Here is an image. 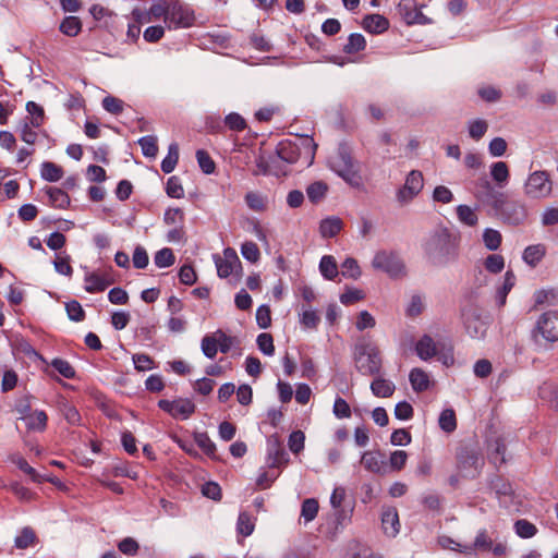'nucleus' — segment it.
Returning a JSON list of instances; mask_svg holds the SVG:
<instances>
[{"mask_svg":"<svg viewBox=\"0 0 558 558\" xmlns=\"http://www.w3.org/2000/svg\"><path fill=\"white\" fill-rule=\"evenodd\" d=\"M457 470L463 478H474L484 465V459L480 452L472 447L463 446L456 454Z\"/></svg>","mask_w":558,"mask_h":558,"instance_id":"6","label":"nucleus"},{"mask_svg":"<svg viewBox=\"0 0 558 558\" xmlns=\"http://www.w3.org/2000/svg\"><path fill=\"white\" fill-rule=\"evenodd\" d=\"M343 228V222L338 217H329L320 221L319 232L323 238H333Z\"/></svg>","mask_w":558,"mask_h":558,"instance_id":"25","label":"nucleus"},{"mask_svg":"<svg viewBox=\"0 0 558 558\" xmlns=\"http://www.w3.org/2000/svg\"><path fill=\"white\" fill-rule=\"evenodd\" d=\"M327 190V184L322 181H317L307 186L306 194L312 203H318L325 197Z\"/></svg>","mask_w":558,"mask_h":558,"instance_id":"41","label":"nucleus"},{"mask_svg":"<svg viewBox=\"0 0 558 558\" xmlns=\"http://www.w3.org/2000/svg\"><path fill=\"white\" fill-rule=\"evenodd\" d=\"M38 542L35 531L31 526H25L14 539V546L19 549H26Z\"/></svg>","mask_w":558,"mask_h":558,"instance_id":"27","label":"nucleus"},{"mask_svg":"<svg viewBox=\"0 0 558 558\" xmlns=\"http://www.w3.org/2000/svg\"><path fill=\"white\" fill-rule=\"evenodd\" d=\"M439 427L446 433H452L457 428V417L452 409H445L439 415Z\"/></svg>","mask_w":558,"mask_h":558,"instance_id":"37","label":"nucleus"},{"mask_svg":"<svg viewBox=\"0 0 558 558\" xmlns=\"http://www.w3.org/2000/svg\"><path fill=\"white\" fill-rule=\"evenodd\" d=\"M490 175L493 180L500 186L505 185L509 180V169L506 162L497 161L490 167Z\"/></svg>","mask_w":558,"mask_h":558,"instance_id":"35","label":"nucleus"},{"mask_svg":"<svg viewBox=\"0 0 558 558\" xmlns=\"http://www.w3.org/2000/svg\"><path fill=\"white\" fill-rule=\"evenodd\" d=\"M416 354L420 359L427 361L434 357L437 354V348L434 340L425 335L423 336L416 343L415 347Z\"/></svg>","mask_w":558,"mask_h":558,"instance_id":"24","label":"nucleus"},{"mask_svg":"<svg viewBox=\"0 0 558 558\" xmlns=\"http://www.w3.org/2000/svg\"><path fill=\"white\" fill-rule=\"evenodd\" d=\"M179 161V146L177 143H172L168 147V154L161 161V170L165 173H170L174 170Z\"/></svg>","mask_w":558,"mask_h":558,"instance_id":"34","label":"nucleus"},{"mask_svg":"<svg viewBox=\"0 0 558 558\" xmlns=\"http://www.w3.org/2000/svg\"><path fill=\"white\" fill-rule=\"evenodd\" d=\"M118 548L126 556H135L140 549V545L133 537H125L118 543Z\"/></svg>","mask_w":558,"mask_h":558,"instance_id":"63","label":"nucleus"},{"mask_svg":"<svg viewBox=\"0 0 558 558\" xmlns=\"http://www.w3.org/2000/svg\"><path fill=\"white\" fill-rule=\"evenodd\" d=\"M469 134L470 136L478 141L481 140L488 130V123L483 119H476L469 122Z\"/></svg>","mask_w":558,"mask_h":558,"instance_id":"49","label":"nucleus"},{"mask_svg":"<svg viewBox=\"0 0 558 558\" xmlns=\"http://www.w3.org/2000/svg\"><path fill=\"white\" fill-rule=\"evenodd\" d=\"M426 260L436 267H444L459 256V238L447 228L434 231L423 243Z\"/></svg>","mask_w":558,"mask_h":558,"instance_id":"1","label":"nucleus"},{"mask_svg":"<svg viewBox=\"0 0 558 558\" xmlns=\"http://www.w3.org/2000/svg\"><path fill=\"white\" fill-rule=\"evenodd\" d=\"M163 221L169 226H183L184 213L181 208H168L165 213Z\"/></svg>","mask_w":558,"mask_h":558,"instance_id":"61","label":"nucleus"},{"mask_svg":"<svg viewBox=\"0 0 558 558\" xmlns=\"http://www.w3.org/2000/svg\"><path fill=\"white\" fill-rule=\"evenodd\" d=\"M84 289L88 293H97L105 291L110 284L114 282L113 278L107 274L100 275L90 272L85 276Z\"/></svg>","mask_w":558,"mask_h":558,"instance_id":"15","label":"nucleus"},{"mask_svg":"<svg viewBox=\"0 0 558 558\" xmlns=\"http://www.w3.org/2000/svg\"><path fill=\"white\" fill-rule=\"evenodd\" d=\"M255 524L247 512H241L236 522V530L243 536H250L254 531Z\"/></svg>","mask_w":558,"mask_h":558,"instance_id":"47","label":"nucleus"},{"mask_svg":"<svg viewBox=\"0 0 558 558\" xmlns=\"http://www.w3.org/2000/svg\"><path fill=\"white\" fill-rule=\"evenodd\" d=\"M366 47L365 37L362 34L354 33L351 34L348 38V43L343 47V51L345 53H356L359 51L364 50Z\"/></svg>","mask_w":558,"mask_h":558,"instance_id":"38","label":"nucleus"},{"mask_svg":"<svg viewBox=\"0 0 558 558\" xmlns=\"http://www.w3.org/2000/svg\"><path fill=\"white\" fill-rule=\"evenodd\" d=\"M158 407L171 417L182 421L190 418L196 410L195 403L189 398L161 399L158 401Z\"/></svg>","mask_w":558,"mask_h":558,"instance_id":"10","label":"nucleus"},{"mask_svg":"<svg viewBox=\"0 0 558 558\" xmlns=\"http://www.w3.org/2000/svg\"><path fill=\"white\" fill-rule=\"evenodd\" d=\"M60 411L66 422L71 425L81 424V415L75 407L63 400L60 402Z\"/></svg>","mask_w":558,"mask_h":558,"instance_id":"43","label":"nucleus"},{"mask_svg":"<svg viewBox=\"0 0 558 558\" xmlns=\"http://www.w3.org/2000/svg\"><path fill=\"white\" fill-rule=\"evenodd\" d=\"M201 349L204 355L208 359H214L218 352V344L215 333L206 335L201 342Z\"/></svg>","mask_w":558,"mask_h":558,"instance_id":"48","label":"nucleus"},{"mask_svg":"<svg viewBox=\"0 0 558 558\" xmlns=\"http://www.w3.org/2000/svg\"><path fill=\"white\" fill-rule=\"evenodd\" d=\"M515 283V276L512 271L508 270L505 274L504 284L498 289L496 293V300L499 306L506 304L507 295L511 291Z\"/></svg>","mask_w":558,"mask_h":558,"instance_id":"33","label":"nucleus"},{"mask_svg":"<svg viewBox=\"0 0 558 558\" xmlns=\"http://www.w3.org/2000/svg\"><path fill=\"white\" fill-rule=\"evenodd\" d=\"M305 435L302 430H294L290 434L288 446L289 449L298 454L304 449Z\"/></svg>","mask_w":558,"mask_h":558,"instance_id":"58","label":"nucleus"},{"mask_svg":"<svg viewBox=\"0 0 558 558\" xmlns=\"http://www.w3.org/2000/svg\"><path fill=\"white\" fill-rule=\"evenodd\" d=\"M225 123L230 130L236 132H241L246 128L244 118L236 112L229 113L225 119Z\"/></svg>","mask_w":558,"mask_h":558,"instance_id":"62","label":"nucleus"},{"mask_svg":"<svg viewBox=\"0 0 558 558\" xmlns=\"http://www.w3.org/2000/svg\"><path fill=\"white\" fill-rule=\"evenodd\" d=\"M464 327L471 338L480 339L487 330L486 323L475 313L463 314Z\"/></svg>","mask_w":558,"mask_h":558,"instance_id":"17","label":"nucleus"},{"mask_svg":"<svg viewBox=\"0 0 558 558\" xmlns=\"http://www.w3.org/2000/svg\"><path fill=\"white\" fill-rule=\"evenodd\" d=\"M353 360L356 369L364 376L379 375L383 367L380 351L365 337L360 338L353 347Z\"/></svg>","mask_w":558,"mask_h":558,"instance_id":"3","label":"nucleus"},{"mask_svg":"<svg viewBox=\"0 0 558 558\" xmlns=\"http://www.w3.org/2000/svg\"><path fill=\"white\" fill-rule=\"evenodd\" d=\"M381 525L384 533L395 537L400 531L399 514L396 508H387L381 514Z\"/></svg>","mask_w":558,"mask_h":558,"instance_id":"19","label":"nucleus"},{"mask_svg":"<svg viewBox=\"0 0 558 558\" xmlns=\"http://www.w3.org/2000/svg\"><path fill=\"white\" fill-rule=\"evenodd\" d=\"M397 11L400 17L408 25L421 24L425 25L429 23V19L426 17L421 10L417 8L414 0H401L397 5Z\"/></svg>","mask_w":558,"mask_h":558,"instance_id":"14","label":"nucleus"},{"mask_svg":"<svg viewBox=\"0 0 558 558\" xmlns=\"http://www.w3.org/2000/svg\"><path fill=\"white\" fill-rule=\"evenodd\" d=\"M50 365L64 378L72 379L75 377V369L66 360L53 359Z\"/></svg>","mask_w":558,"mask_h":558,"instance_id":"52","label":"nucleus"},{"mask_svg":"<svg viewBox=\"0 0 558 558\" xmlns=\"http://www.w3.org/2000/svg\"><path fill=\"white\" fill-rule=\"evenodd\" d=\"M333 170L347 182L357 183L359 170L356 162L345 148H340L338 157L333 160Z\"/></svg>","mask_w":558,"mask_h":558,"instance_id":"12","label":"nucleus"},{"mask_svg":"<svg viewBox=\"0 0 558 558\" xmlns=\"http://www.w3.org/2000/svg\"><path fill=\"white\" fill-rule=\"evenodd\" d=\"M241 254L251 263H256L260 258L259 248L257 244L252 241H246L241 245Z\"/></svg>","mask_w":558,"mask_h":558,"instance_id":"54","label":"nucleus"},{"mask_svg":"<svg viewBox=\"0 0 558 558\" xmlns=\"http://www.w3.org/2000/svg\"><path fill=\"white\" fill-rule=\"evenodd\" d=\"M341 275L347 278L357 279L361 276V269L356 259L352 257L345 258L341 264Z\"/></svg>","mask_w":558,"mask_h":558,"instance_id":"50","label":"nucleus"},{"mask_svg":"<svg viewBox=\"0 0 558 558\" xmlns=\"http://www.w3.org/2000/svg\"><path fill=\"white\" fill-rule=\"evenodd\" d=\"M144 156L154 158L158 153L157 138L153 135L143 136L138 140Z\"/></svg>","mask_w":558,"mask_h":558,"instance_id":"45","label":"nucleus"},{"mask_svg":"<svg viewBox=\"0 0 558 558\" xmlns=\"http://www.w3.org/2000/svg\"><path fill=\"white\" fill-rule=\"evenodd\" d=\"M154 262L157 267L167 268L174 264L175 256L171 248L165 247L155 254Z\"/></svg>","mask_w":558,"mask_h":558,"instance_id":"44","label":"nucleus"},{"mask_svg":"<svg viewBox=\"0 0 558 558\" xmlns=\"http://www.w3.org/2000/svg\"><path fill=\"white\" fill-rule=\"evenodd\" d=\"M267 460L271 469L281 468L289 462L288 453L278 439L269 442Z\"/></svg>","mask_w":558,"mask_h":558,"instance_id":"18","label":"nucleus"},{"mask_svg":"<svg viewBox=\"0 0 558 558\" xmlns=\"http://www.w3.org/2000/svg\"><path fill=\"white\" fill-rule=\"evenodd\" d=\"M123 101L113 96H107L102 99V107L112 114H120L123 111Z\"/></svg>","mask_w":558,"mask_h":558,"instance_id":"64","label":"nucleus"},{"mask_svg":"<svg viewBox=\"0 0 558 558\" xmlns=\"http://www.w3.org/2000/svg\"><path fill=\"white\" fill-rule=\"evenodd\" d=\"M372 266L391 278H401L407 274L403 260L395 252L380 251L376 253Z\"/></svg>","mask_w":558,"mask_h":558,"instance_id":"8","label":"nucleus"},{"mask_svg":"<svg viewBox=\"0 0 558 558\" xmlns=\"http://www.w3.org/2000/svg\"><path fill=\"white\" fill-rule=\"evenodd\" d=\"M532 339L537 347H543L546 343H554L558 341V313L548 311L543 313L533 330Z\"/></svg>","mask_w":558,"mask_h":558,"instance_id":"5","label":"nucleus"},{"mask_svg":"<svg viewBox=\"0 0 558 558\" xmlns=\"http://www.w3.org/2000/svg\"><path fill=\"white\" fill-rule=\"evenodd\" d=\"M362 26L372 34H380L388 29L389 21L380 14H368L363 19Z\"/></svg>","mask_w":558,"mask_h":558,"instance_id":"21","label":"nucleus"},{"mask_svg":"<svg viewBox=\"0 0 558 558\" xmlns=\"http://www.w3.org/2000/svg\"><path fill=\"white\" fill-rule=\"evenodd\" d=\"M553 191V182L546 171L532 172L524 183V194L531 199L548 197Z\"/></svg>","mask_w":558,"mask_h":558,"instance_id":"7","label":"nucleus"},{"mask_svg":"<svg viewBox=\"0 0 558 558\" xmlns=\"http://www.w3.org/2000/svg\"><path fill=\"white\" fill-rule=\"evenodd\" d=\"M457 216L459 220L469 227L476 226L478 218L475 211L468 205H459L457 207Z\"/></svg>","mask_w":558,"mask_h":558,"instance_id":"40","label":"nucleus"},{"mask_svg":"<svg viewBox=\"0 0 558 558\" xmlns=\"http://www.w3.org/2000/svg\"><path fill=\"white\" fill-rule=\"evenodd\" d=\"M26 110L29 114V123L33 128H39L45 121V111L41 106L35 101H28L26 104Z\"/></svg>","mask_w":558,"mask_h":558,"instance_id":"36","label":"nucleus"},{"mask_svg":"<svg viewBox=\"0 0 558 558\" xmlns=\"http://www.w3.org/2000/svg\"><path fill=\"white\" fill-rule=\"evenodd\" d=\"M424 179L418 170H412L405 178L404 184L397 191L396 197L401 205L412 202L423 190Z\"/></svg>","mask_w":558,"mask_h":558,"instance_id":"11","label":"nucleus"},{"mask_svg":"<svg viewBox=\"0 0 558 558\" xmlns=\"http://www.w3.org/2000/svg\"><path fill=\"white\" fill-rule=\"evenodd\" d=\"M213 259L217 268V274L220 278L229 277L236 268L241 267L238 254L231 247L225 248L222 256L214 254Z\"/></svg>","mask_w":558,"mask_h":558,"instance_id":"13","label":"nucleus"},{"mask_svg":"<svg viewBox=\"0 0 558 558\" xmlns=\"http://www.w3.org/2000/svg\"><path fill=\"white\" fill-rule=\"evenodd\" d=\"M46 192L51 206L64 209L70 205V197L63 190L59 187H48Z\"/></svg>","mask_w":558,"mask_h":558,"instance_id":"29","label":"nucleus"},{"mask_svg":"<svg viewBox=\"0 0 558 558\" xmlns=\"http://www.w3.org/2000/svg\"><path fill=\"white\" fill-rule=\"evenodd\" d=\"M65 311L69 318L73 322H82L85 319V311L75 300L65 303Z\"/></svg>","mask_w":558,"mask_h":558,"instance_id":"59","label":"nucleus"},{"mask_svg":"<svg viewBox=\"0 0 558 558\" xmlns=\"http://www.w3.org/2000/svg\"><path fill=\"white\" fill-rule=\"evenodd\" d=\"M489 204L496 215L509 225L518 226L527 217L525 205L519 201L508 198L504 193H493Z\"/></svg>","mask_w":558,"mask_h":558,"instance_id":"4","label":"nucleus"},{"mask_svg":"<svg viewBox=\"0 0 558 558\" xmlns=\"http://www.w3.org/2000/svg\"><path fill=\"white\" fill-rule=\"evenodd\" d=\"M59 29L69 37H75L82 29V22L77 16H66L61 22Z\"/></svg>","mask_w":558,"mask_h":558,"instance_id":"32","label":"nucleus"},{"mask_svg":"<svg viewBox=\"0 0 558 558\" xmlns=\"http://www.w3.org/2000/svg\"><path fill=\"white\" fill-rule=\"evenodd\" d=\"M409 379L412 389L416 392L425 391L429 387V377L422 368H413L410 372Z\"/></svg>","mask_w":558,"mask_h":558,"instance_id":"26","label":"nucleus"},{"mask_svg":"<svg viewBox=\"0 0 558 558\" xmlns=\"http://www.w3.org/2000/svg\"><path fill=\"white\" fill-rule=\"evenodd\" d=\"M40 174L48 182H57L63 177V169L51 161H45L41 163Z\"/></svg>","mask_w":558,"mask_h":558,"instance_id":"31","label":"nucleus"},{"mask_svg":"<svg viewBox=\"0 0 558 558\" xmlns=\"http://www.w3.org/2000/svg\"><path fill=\"white\" fill-rule=\"evenodd\" d=\"M361 464L368 472L375 474L386 473V462L379 451H365L361 457Z\"/></svg>","mask_w":558,"mask_h":558,"instance_id":"16","label":"nucleus"},{"mask_svg":"<svg viewBox=\"0 0 558 558\" xmlns=\"http://www.w3.org/2000/svg\"><path fill=\"white\" fill-rule=\"evenodd\" d=\"M196 445L208 456L214 458L216 453V445L207 433H196L194 435Z\"/></svg>","mask_w":558,"mask_h":558,"instance_id":"42","label":"nucleus"},{"mask_svg":"<svg viewBox=\"0 0 558 558\" xmlns=\"http://www.w3.org/2000/svg\"><path fill=\"white\" fill-rule=\"evenodd\" d=\"M195 22L194 11L180 1L168 3L166 25L169 29L187 28Z\"/></svg>","mask_w":558,"mask_h":558,"instance_id":"9","label":"nucleus"},{"mask_svg":"<svg viewBox=\"0 0 558 558\" xmlns=\"http://www.w3.org/2000/svg\"><path fill=\"white\" fill-rule=\"evenodd\" d=\"M372 393L377 398H389L396 390V385L379 375H376L374 380L371 383Z\"/></svg>","mask_w":558,"mask_h":558,"instance_id":"20","label":"nucleus"},{"mask_svg":"<svg viewBox=\"0 0 558 558\" xmlns=\"http://www.w3.org/2000/svg\"><path fill=\"white\" fill-rule=\"evenodd\" d=\"M319 505L318 501L314 498L305 499L302 504L301 508V517L305 520V522L313 521L318 513Z\"/></svg>","mask_w":558,"mask_h":558,"instance_id":"46","label":"nucleus"},{"mask_svg":"<svg viewBox=\"0 0 558 558\" xmlns=\"http://www.w3.org/2000/svg\"><path fill=\"white\" fill-rule=\"evenodd\" d=\"M256 343L258 349L268 356L274 355L275 353V345H274V339L270 333L264 332L258 335L256 339Z\"/></svg>","mask_w":558,"mask_h":558,"instance_id":"56","label":"nucleus"},{"mask_svg":"<svg viewBox=\"0 0 558 558\" xmlns=\"http://www.w3.org/2000/svg\"><path fill=\"white\" fill-rule=\"evenodd\" d=\"M493 541L485 530L477 533L472 545H464L459 551L463 554H472L474 550L488 551L492 549Z\"/></svg>","mask_w":558,"mask_h":558,"instance_id":"22","label":"nucleus"},{"mask_svg":"<svg viewBox=\"0 0 558 558\" xmlns=\"http://www.w3.org/2000/svg\"><path fill=\"white\" fill-rule=\"evenodd\" d=\"M23 420L26 426L31 430L44 432L47 427L48 416L43 410H35L28 415H25Z\"/></svg>","mask_w":558,"mask_h":558,"instance_id":"23","label":"nucleus"},{"mask_svg":"<svg viewBox=\"0 0 558 558\" xmlns=\"http://www.w3.org/2000/svg\"><path fill=\"white\" fill-rule=\"evenodd\" d=\"M53 265L56 271L61 275L71 276L73 272V269L70 265V256L66 254H57Z\"/></svg>","mask_w":558,"mask_h":558,"instance_id":"60","label":"nucleus"},{"mask_svg":"<svg viewBox=\"0 0 558 558\" xmlns=\"http://www.w3.org/2000/svg\"><path fill=\"white\" fill-rule=\"evenodd\" d=\"M316 148L317 145L312 137L300 136L294 141H281L276 148V153L281 160L288 163L301 162L302 166L307 168L314 162Z\"/></svg>","mask_w":558,"mask_h":558,"instance_id":"2","label":"nucleus"},{"mask_svg":"<svg viewBox=\"0 0 558 558\" xmlns=\"http://www.w3.org/2000/svg\"><path fill=\"white\" fill-rule=\"evenodd\" d=\"M319 270L325 279H335L339 274L335 257L331 255L323 256L319 263Z\"/></svg>","mask_w":558,"mask_h":558,"instance_id":"30","label":"nucleus"},{"mask_svg":"<svg viewBox=\"0 0 558 558\" xmlns=\"http://www.w3.org/2000/svg\"><path fill=\"white\" fill-rule=\"evenodd\" d=\"M514 530L522 538L533 537L537 533L536 526L525 519L518 520L514 523Z\"/></svg>","mask_w":558,"mask_h":558,"instance_id":"51","label":"nucleus"},{"mask_svg":"<svg viewBox=\"0 0 558 558\" xmlns=\"http://www.w3.org/2000/svg\"><path fill=\"white\" fill-rule=\"evenodd\" d=\"M483 241L488 250L495 251L501 244V234L499 231L488 228L483 233Z\"/></svg>","mask_w":558,"mask_h":558,"instance_id":"55","label":"nucleus"},{"mask_svg":"<svg viewBox=\"0 0 558 558\" xmlns=\"http://www.w3.org/2000/svg\"><path fill=\"white\" fill-rule=\"evenodd\" d=\"M546 248L543 244H535L527 246L523 252V260L530 265H537L542 258L545 256Z\"/></svg>","mask_w":558,"mask_h":558,"instance_id":"28","label":"nucleus"},{"mask_svg":"<svg viewBox=\"0 0 558 558\" xmlns=\"http://www.w3.org/2000/svg\"><path fill=\"white\" fill-rule=\"evenodd\" d=\"M245 203L254 211H264L267 208V197L257 192H248Z\"/></svg>","mask_w":558,"mask_h":558,"instance_id":"39","label":"nucleus"},{"mask_svg":"<svg viewBox=\"0 0 558 558\" xmlns=\"http://www.w3.org/2000/svg\"><path fill=\"white\" fill-rule=\"evenodd\" d=\"M196 159L204 173L210 174L215 171L216 165L206 150L198 149L196 151Z\"/></svg>","mask_w":558,"mask_h":558,"instance_id":"53","label":"nucleus"},{"mask_svg":"<svg viewBox=\"0 0 558 558\" xmlns=\"http://www.w3.org/2000/svg\"><path fill=\"white\" fill-rule=\"evenodd\" d=\"M166 192L172 198H181L184 196V190L178 177L172 175L168 179L166 184Z\"/></svg>","mask_w":558,"mask_h":558,"instance_id":"57","label":"nucleus"}]
</instances>
